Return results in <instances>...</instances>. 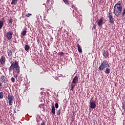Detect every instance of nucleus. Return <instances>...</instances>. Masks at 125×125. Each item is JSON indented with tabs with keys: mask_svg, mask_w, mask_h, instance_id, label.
Here are the masks:
<instances>
[{
	"mask_svg": "<svg viewBox=\"0 0 125 125\" xmlns=\"http://www.w3.org/2000/svg\"><path fill=\"white\" fill-rule=\"evenodd\" d=\"M4 22H5V20L4 18H2L1 21H0V29H1L3 26V23H4Z\"/></svg>",
	"mask_w": 125,
	"mask_h": 125,
	"instance_id": "11",
	"label": "nucleus"
},
{
	"mask_svg": "<svg viewBox=\"0 0 125 125\" xmlns=\"http://www.w3.org/2000/svg\"><path fill=\"white\" fill-rule=\"evenodd\" d=\"M103 55H104V57L106 58V57L109 56V52L108 51H105V50H104L103 53Z\"/></svg>",
	"mask_w": 125,
	"mask_h": 125,
	"instance_id": "12",
	"label": "nucleus"
},
{
	"mask_svg": "<svg viewBox=\"0 0 125 125\" xmlns=\"http://www.w3.org/2000/svg\"><path fill=\"white\" fill-rule=\"evenodd\" d=\"M30 49V47L29 45H24V49L25 51H28V50Z\"/></svg>",
	"mask_w": 125,
	"mask_h": 125,
	"instance_id": "18",
	"label": "nucleus"
},
{
	"mask_svg": "<svg viewBox=\"0 0 125 125\" xmlns=\"http://www.w3.org/2000/svg\"><path fill=\"white\" fill-rule=\"evenodd\" d=\"M55 107L56 109H58V107H59V105L58 104V103L55 104Z\"/></svg>",
	"mask_w": 125,
	"mask_h": 125,
	"instance_id": "28",
	"label": "nucleus"
},
{
	"mask_svg": "<svg viewBox=\"0 0 125 125\" xmlns=\"http://www.w3.org/2000/svg\"><path fill=\"white\" fill-rule=\"evenodd\" d=\"M41 125H45L44 121H42V123H41Z\"/></svg>",
	"mask_w": 125,
	"mask_h": 125,
	"instance_id": "34",
	"label": "nucleus"
},
{
	"mask_svg": "<svg viewBox=\"0 0 125 125\" xmlns=\"http://www.w3.org/2000/svg\"><path fill=\"white\" fill-rule=\"evenodd\" d=\"M12 19L11 18H10V19L8 20V23L9 24H12Z\"/></svg>",
	"mask_w": 125,
	"mask_h": 125,
	"instance_id": "27",
	"label": "nucleus"
},
{
	"mask_svg": "<svg viewBox=\"0 0 125 125\" xmlns=\"http://www.w3.org/2000/svg\"><path fill=\"white\" fill-rule=\"evenodd\" d=\"M26 34H27V28H25L24 29V30H22V31L21 32V35H22V36H24Z\"/></svg>",
	"mask_w": 125,
	"mask_h": 125,
	"instance_id": "15",
	"label": "nucleus"
},
{
	"mask_svg": "<svg viewBox=\"0 0 125 125\" xmlns=\"http://www.w3.org/2000/svg\"><path fill=\"white\" fill-rule=\"evenodd\" d=\"M25 16H26V17H30V16H32V14L28 13Z\"/></svg>",
	"mask_w": 125,
	"mask_h": 125,
	"instance_id": "31",
	"label": "nucleus"
},
{
	"mask_svg": "<svg viewBox=\"0 0 125 125\" xmlns=\"http://www.w3.org/2000/svg\"><path fill=\"white\" fill-rule=\"evenodd\" d=\"M7 99L9 101V105H10V106H12V104H13V101H14V97L10 95V94H8Z\"/></svg>",
	"mask_w": 125,
	"mask_h": 125,
	"instance_id": "6",
	"label": "nucleus"
},
{
	"mask_svg": "<svg viewBox=\"0 0 125 125\" xmlns=\"http://www.w3.org/2000/svg\"><path fill=\"white\" fill-rule=\"evenodd\" d=\"M5 57L4 56H2L0 59V63L1 64V65H4V64H5Z\"/></svg>",
	"mask_w": 125,
	"mask_h": 125,
	"instance_id": "9",
	"label": "nucleus"
},
{
	"mask_svg": "<svg viewBox=\"0 0 125 125\" xmlns=\"http://www.w3.org/2000/svg\"><path fill=\"white\" fill-rule=\"evenodd\" d=\"M47 2H49L50 1V0H47Z\"/></svg>",
	"mask_w": 125,
	"mask_h": 125,
	"instance_id": "36",
	"label": "nucleus"
},
{
	"mask_svg": "<svg viewBox=\"0 0 125 125\" xmlns=\"http://www.w3.org/2000/svg\"><path fill=\"white\" fill-rule=\"evenodd\" d=\"M18 1V0H12L11 2V4L15 5V4L17 3Z\"/></svg>",
	"mask_w": 125,
	"mask_h": 125,
	"instance_id": "19",
	"label": "nucleus"
},
{
	"mask_svg": "<svg viewBox=\"0 0 125 125\" xmlns=\"http://www.w3.org/2000/svg\"><path fill=\"white\" fill-rule=\"evenodd\" d=\"M63 1L65 3V4L69 5V1H68V0H63Z\"/></svg>",
	"mask_w": 125,
	"mask_h": 125,
	"instance_id": "25",
	"label": "nucleus"
},
{
	"mask_svg": "<svg viewBox=\"0 0 125 125\" xmlns=\"http://www.w3.org/2000/svg\"><path fill=\"white\" fill-rule=\"evenodd\" d=\"M124 101H125V98H123V102H124Z\"/></svg>",
	"mask_w": 125,
	"mask_h": 125,
	"instance_id": "35",
	"label": "nucleus"
},
{
	"mask_svg": "<svg viewBox=\"0 0 125 125\" xmlns=\"http://www.w3.org/2000/svg\"><path fill=\"white\" fill-rule=\"evenodd\" d=\"M51 113L52 114H54V115H55V107H54V105L52 104L51 106Z\"/></svg>",
	"mask_w": 125,
	"mask_h": 125,
	"instance_id": "14",
	"label": "nucleus"
},
{
	"mask_svg": "<svg viewBox=\"0 0 125 125\" xmlns=\"http://www.w3.org/2000/svg\"><path fill=\"white\" fill-rule=\"evenodd\" d=\"M77 47L79 52H80V53H82V52H83V50H82V48H81L79 44H77Z\"/></svg>",
	"mask_w": 125,
	"mask_h": 125,
	"instance_id": "16",
	"label": "nucleus"
},
{
	"mask_svg": "<svg viewBox=\"0 0 125 125\" xmlns=\"http://www.w3.org/2000/svg\"><path fill=\"white\" fill-rule=\"evenodd\" d=\"M11 66L9 68V73H11L12 71H14L15 73H17L18 75L20 74V66H19V62L17 61L15 62H11Z\"/></svg>",
	"mask_w": 125,
	"mask_h": 125,
	"instance_id": "1",
	"label": "nucleus"
},
{
	"mask_svg": "<svg viewBox=\"0 0 125 125\" xmlns=\"http://www.w3.org/2000/svg\"><path fill=\"white\" fill-rule=\"evenodd\" d=\"M108 18L110 24H114L115 22V18L113 17V13H112V11L111 10L109 11V13H108Z\"/></svg>",
	"mask_w": 125,
	"mask_h": 125,
	"instance_id": "5",
	"label": "nucleus"
},
{
	"mask_svg": "<svg viewBox=\"0 0 125 125\" xmlns=\"http://www.w3.org/2000/svg\"><path fill=\"white\" fill-rule=\"evenodd\" d=\"M3 92H0V99L3 98Z\"/></svg>",
	"mask_w": 125,
	"mask_h": 125,
	"instance_id": "21",
	"label": "nucleus"
},
{
	"mask_svg": "<svg viewBox=\"0 0 125 125\" xmlns=\"http://www.w3.org/2000/svg\"><path fill=\"white\" fill-rule=\"evenodd\" d=\"M12 53H13V52L11 51V50H8V55L9 57L12 56Z\"/></svg>",
	"mask_w": 125,
	"mask_h": 125,
	"instance_id": "20",
	"label": "nucleus"
},
{
	"mask_svg": "<svg viewBox=\"0 0 125 125\" xmlns=\"http://www.w3.org/2000/svg\"><path fill=\"white\" fill-rule=\"evenodd\" d=\"M0 80L1 83H6V81H5V76H4V75H3L1 76Z\"/></svg>",
	"mask_w": 125,
	"mask_h": 125,
	"instance_id": "13",
	"label": "nucleus"
},
{
	"mask_svg": "<svg viewBox=\"0 0 125 125\" xmlns=\"http://www.w3.org/2000/svg\"><path fill=\"white\" fill-rule=\"evenodd\" d=\"M58 55H60L61 57H62V56H64V53H63V52H60L58 53Z\"/></svg>",
	"mask_w": 125,
	"mask_h": 125,
	"instance_id": "23",
	"label": "nucleus"
},
{
	"mask_svg": "<svg viewBox=\"0 0 125 125\" xmlns=\"http://www.w3.org/2000/svg\"><path fill=\"white\" fill-rule=\"evenodd\" d=\"M122 12H123V5L120 1H118L114 6L113 13L116 17H119L122 14Z\"/></svg>",
	"mask_w": 125,
	"mask_h": 125,
	"instance_id": "2",
	"label": "nucleus"
},
{
	"mask_svg": "<svg viewBox=\"0 0 125 125\" xmlns=\"http://www.w3.org/2000/svg\"><path fill=\"white\" fill-rule=\"evenodd\" d=\"M11 81L12 83H15V78H14V77H12L11 78Z\"/></svg>",
	"mask_w": 125,
	"mask_h": 125,
	"instance_id": "26",
	"label": "nucleus"
},
{
	"mask_svg": "<svg viewBox=\"0 0 125 125\" xmlns=\"http://www.w3.org/2000/svg\"><path fill=\"white\" fill-rule=\"evenodd\" d=\"M110 68H106L105 69V70L104 71L105 73L107 75H109V74H110Z\"/></svg>",
	"mask_w": 125,
	"mask_h": 125,
	"instance_id": "17",
	"label": "nucleus"
},
{
	"mask_svg": "<svg viewBox=\"0 0 125 125\" xmlns=\"http://www.w3.org/2000/svg\"><path fill=\"white\" fill-rule=\"evenodd\" d=\"M104 18L103 17L101 18L100 20L97 21V24L99 26V27H101L102 25H103V23L104 22L103 21V20Z\"/></svg>",
	"mask_w": 125,
	"mask_h": 125,
	"instance_id": "8",
	"label": "nucleus"
},
{
	"mask_svg": "<svg viewBox=\"0 0 125 125\" xmlns=\"http://www.w3.org/2000/svg\"><path fill=\"white\" fill-rule=\"evenodd\" d=\"M1 88H2V84L1 82H0V90L1 89Z\"/></svg>",
	"mask_w": 125,
	"mask_h": 125,
	"instance_id": "32",
	"label": "nucleus"
},
{
	"mask_svg": "<svg viewBox=\"0 0 125 125\" xmlns=\"http://www.w3.org/2000/svg\"><path fill=\"white\" fill-rule=\"evenodd\" d=\"M93 29H96V25L94 23L93 24V28L92 29L93 30Z\"/></svg>",
	"mask_w": 125,
	"mask_h": 125,
	"instance_id": "30",
	"label": "nucleus"
},
{
	"mask_svg": "<svg viewBox=\"0 0 125 125\" xmlns=\"http://www.w3.org/2000/svg\"><path fill=\"white\" fill-rule=\"evenodd\" d=\"M14 77H15L16 79H17V78H18V74H14Z\"/></svg>",
	"mask_w": 125,
	"mask_h": 125,
	"instance_id": "33",
	"label": "nucleus"
},
{
	"mask_svg": "<svg viewBox=\"0 0 125 125\" xmlns=\"http://www.w3.org/2000/svg\"><path fill=\"white\" fill-rule=\"evenodd\" d=\"M79 82V77L78 76H76L73 79L72 83H71V86L70 91H74V89L75 88V86L77 85V83Z\"/></svg>",
	"mask_w": 125,
	"mask_h": 125,
	"instance_id": "4",
	"label": "nucleus"
},
{
	"mask_svg": "<svg viewBox=\"0 0 125 125\" xmlns=\"http://www.w3.org/2000/svg\"><path fill=\"white\" fill-rule=\"evenodd\" d=\"M90 108H91V109H95V108H96V104L93 102H90Z\"/></svg>",
	"mask_w": 125,
	"mask_h": 125,
	"instance_id": "10",
	"label": "nucleus"
},
{
	"mask_svg": "<svg viewBox=\"0 0 125 125\" xmlns=\"http://www.w3.org/2000/svg\"><path fill=\"white\" fill-rule=\"evenodd\" d=\"M13 37V32L12 31H8L6 33V38H7V40L9 41H10L11 39H12Z\"/></svg>",
	"mask_w": 125,
	"mask_h": 125,
	"instance_id": "7",
	"label": "nucleus"
},
{
	"mask_svg": "<svg viewBox=\"0 0 125 125\" xmlns=\"http://www.w3.org/2000/svg\"><path fill=\"white\" fill-rule=\"evenodd\" d=\"M125 9H124L123 12L122 13V16H125Z\"/></svg>",
	"mask_w": 125,
	"mask_h": 125,
	"instance_id": "29",
	"label": "nucleus"
},
{
	"mask_svg": "<svg viewBox=\"0 0 125 125\" xmlns=\"http://www.w3.org/2000/svg\"><path fill=\"white\" fill-rule=\"evenodd\" d=\"M61 114V109H59L57 111V116H60Z\"/></svg>",
	"mask_w": 125,
	"mask_h": 125,
	"instance_id": "22",
	"label": "nucleus"
},
{
	"mask_svg": "<svg viewBox=\"0 0 125 125\" xmlns=\"http://www.w3.org/2000/svg\"><path fill=\"white\" fill-rule=\"evenodd\" d=\"M122 108L124 111H125V101H124V102L122 103Z\"/></svg>",
	"mask_w": 125,
	"mask_h": 125,
	"instance_id": "24",
	"label": "nucleus"
},
{
	"mask_svg": "<svg viewBox=\"0 0 125 125\" xmlns=\"http://www.w3.org/2000/svg\"><path fill=\"white\" fill-rule=\"evenodd\" d=\"M106 68H110V64L108 63V61L104 60L101 62L100 66L99 67L100 71H103Z\"/></svg>",
	"mask_w": 125,
	"mask_h": 125,
	"instance_id": "3",
	"label": "nucleus"
}]
</instances>
